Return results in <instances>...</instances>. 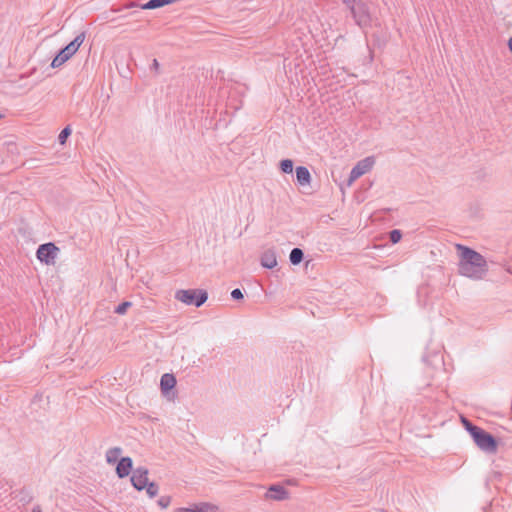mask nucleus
<instances>
[{
  "label": "nucleus",
  "mask_w": 512,
  "mask_h": 512,
  "mask_svg": "<svg viewBox=\"0 0 512 512\" xmlns=\"http://www.w3.org/2000/svg\"><path fill=\"white\" fill-rule=\"evenodd\" d=\"M266 497L277 501L285 500L288 498V491L281 485H271Z\"/></svg>",
  "instance_id": "nucleus-11"
},
{
  "label": "nucleus",
  "mask_w": 512,
  "mask_h": 512,
  "mask_svg": "<svg viewBox=\"0 0 512 512\" xmlns=\"http://www.w3.org/2000/svg\"><path fill=\"white\" fill-rule=\"evenodd\" d=\"M261 265L265 268L272 269L277 266L276 253L272 249H268L261 255Z\"/></svg>",
  "instance_id": "nucleus-13"
},
{
  "label": "nucleus",
  "mask_w": 512,
  "mask_h": 512,
  "mask_svg": "<svg viewBox=\"0 0 512 512\" xmlns=\"http://www.w3.org/2000/svg\"><path fill=\"white\" fill-rule=\"evenodd\" d=\"M85 40V32L78 34L73 41L66 45L60 52L54 57L51 63L52 68H58L68 61L79 49Z\"/></svg>",
  "instance_id": "nucleus-3"
},
{
  "label": "nucleus",
  "mask_w": 512,
  "mask_h": 512,
  "mask_svg": "<svg viewBox=\"0 0 512 512\" xmlns=\"http://www.w3.org/2000/svg\"><path fill=\"white\" fill-rule=\"evenodd\" d=\"M157 503L162 509H166L171 503V497L170 496H161L158 499Z\"/></svg>",
  "instance_id": "nucleus-22"
},
{
  "label": "nucleus",
  "mask_w": 512,
  "mask_h": 512,
  "mask_svg": "<svg viewBox=\"0 0 512 512\" xmlns=\"http://www.w3.org/2000/svg\"><path fill=\"white\" fill-rule=\"evenodd\" d=\"M231 296L235 300H240L243 298V293L239 288H236V289L232 290Z\"/></svg>",
  "instance_id": "nucleus-24"
},
{
  "label": "nucleus",
  "mask_w": 512,
  "mask_h": 512,
  "mask_svg": "<svg viewBox=\"0 0 512 512\" xmlns=\"http://www.w3.org/2000/svg\"><path fill=\"white\" fill-rule=\"evenodd\" d=\"M140 5H138L136 2H129L127 4H125L123 6L124 9H130V8H134V7H139Z\"/></svg>",
  "instance_id": "nucleus-25"
},
{
  "label": "nucleus",
  "mask_w": 512,
  "mask_h": 512,
  "mask_svg": "<svg viewBox=\"0 0 512 512\" xmlns=\"http://www.w3.org/2000/svg\"><path fill=\"white\" fill-rule=\"evenodd\" d=\"M159 66H160V65H159V62H158L156 59H154V60H153V63H152V68H153L156 72H158V70H159Z\"/></svg>",
  "instance_id": "nucleus-26"
},
{
  "label": "nucleus",
  "mask_w": 512,
  "mask_h": 512,
  "mask_svg": "<svg viewBox=\"0 0 512 512\" xmlns=\"http://www.w3.org/2000/svg\"><path fill=\"white\" fill-rule=\"evenodd\" d=\"M175 299L196 307L202 306L208 299V293L203 289H180L175 292Z\"/></svg>",
  "instance_id": "nucleus-4"
},
{
  "label": "nucleus",
  "mask_w": 512,
  "mask_h": 512,
  "mask_svg": "<svg viewBox=\"0 0 512 512\" xmlns=\"http://www.w3.org/2000/svg\"><path fill=\"white\" fill-rule=\"evenodd\" d=\"M375 164V158L373 156H368L360 161L357 162V164L352 168L349 179H348V185H351L354 181H356L358 178H360L362 175L368 173Z\"/></svg>",
  "instance_id": "nucleus-5"
},
{
  "label": "nucleus",
  "mask_w": 512,
  "mask_h": 512,
  "mask_svg": "<svg viewBox=\"0 0 512 512\" xmlns=\"http://www.w3.org/2000/svg\"><path fill=\"white\" fill-rule=\"evenodd\" d=\"M4 117V115L0 114V119H2Z\"/></svg>",
  "instance_id": "nucleus-30"
},
{
  "label": "nucleus",
  "mask_w": 512,
  "mask_h": 512,
  "mask_svg": "<svg viewBox=\"0 0 512 512\" xmlns=\"http://www.w3.org/2000/svg\"><path fill=\"white\" fill-rule=\"evenodd\" d=\"M280 169L283 173H292L293 171V161L290 159H284L280 162Z\"/></svg>",
  "instance_id": "nucleus-19"
},
{
  "label": "nucleus",
  "mask_w": 512,
  "mask_h": 512,
  "mask_svg": "<svg viewBox=\"0 0 512 512\" xmlns=\"http://www.w3.org/2000/svg\"><path fill=\"white\" fill-rule=\"evenodd\" d=\"M176 378L173 374L165 373L162 375L160 380L161 391L164 395H168L169 392L175 387Z\"/></svg>",
  "instance_id": "nucleus-12"
},
{
  "label": "nucleus",
  "mask_w": 512,
  "mask_h": 512,
  "mask_svg": "<svg viewBox=\"0 0 512 512\" xmlns=\"http://www.w3.org/2000/svg\"><path fill=\"white\" fill-rule=\"evenodd\" d=\"M132 306V303L129 302V301H124L122 302L121 304H119L116 308H115V313L119 314V315H123L126 313L127 309L129 307Z\"/></svg>",
  "instance_id": "nucleus-21"
},
{
  "label": "nucleus",
  "mask_w": 512,
  "mask_h": 512,
  "mask_svg": "<svg viewBox=\"0 0 512 512\" xmlns=\"http://www.w3.org/2000/svg\"><path fill=\"white\" fill-rule=\"evenodd\" d=\"M59 248L52 242L42 244L38 247L37 258L46 265H54Z\"/></svg>",
  "instance_id": "nucleus-6"
},
{
  "label": "nucleus",
  "mask_w": 512,
  "mask_h": 512,
  "mask_svg": "<svg viewBox=\"0 0 512 512\" xmlns=\"http://www.w3.org/2000/svg\"><path fill=\"white\" fill-rule=\"evenodd\" d=\"M296 178L297 182L301 186H306L311 183V174L309 170L304 166H299L296 168Z\"/></svg>",
  "instance_id": "nucleus-14"
},
{
  "label": "nucleus",
  "mask_w": 512,
  "mask_h": 512,
  "mask_svg": "<svg viewBox=\"0 0 512 512\" xmlns=\"http://www.w3.org/2000/svg\"><path fill=\"white\" fill-rule=\"evenodd\" d=\"M32 512H42L40 506H35L33 509H32Z\"/></svg>",
  "instance_id": "nucleus-27"
},
{
  "label": "nucleus",
  "mask_w": 512,
  "mask_h": 512,
  "mask_svg": "<svg viewBox=\"0 0 512 512\" xmlns=\"http://www.w3.org/2000/svg\"><path fill=\"white\" fill-rule=\"evenodd\" d=\"M146 490L149 498H154L158 495L159 486L155 482H148L147 486L144 488Z\"/></svg>",
  "instance_id": "nucleus-18"
},
{
  "label": "nucleus",
  "mask_w": 512,
  "mask_h": 512,
  "mask_svg": "<svg viewBox=\"0 0 512 512\" xmlns=\"http://www.w3.org/2000/svg\"><path fill=\"white\" fill-rule=\"evenodd\" d=\"M460 421L470 433L473 441L478 448L486 453H495L497 451V441L493 435L482 428L472 424L468 418H460Z\"/></svg>",
  "instance_id": "nucleus-2"
},
{
  "label": "nucleus",
  "mask_w": 512,
  "mask_h": 512,
  "mask_svg": "<svg viewBox=\"0 0 512 512\" xmlns=\"http://www.w3.org/2000/svg\"><path fill=\"white\" fill-rule=\"evenodd\" d=\"M133 471V461L130 457H122L116 466V474L119 478L127 477Z\"/></svg>",
  "instance_id": "nucleus-9"
},
{
  "label": "nucleus",
  "mask_w": 512,
  "mask_h": 512,
  "mask_svg": "<svg viewBox=\"0 0 512 512\" xmlns=\"http://www.w3.org/2000/svg\"><path fill=\"white\" fill-rule=\"evenodd\" d=\"M508 45H509V49L511 50L512 52V37L510 38L509 42H508Z\"/></svg>",
  "instance_id": "nucleus-28"
},
{
  "label": "nucleus",
  "mask_w": 512,
  "mask_h": 512,
  "mask_svg": "<svg viewBox=\"0 0 512 512\" xmlns=\"http://www.w3.org/2000/svg\"><path fill=\"white\" fill-rule=\"evenodd\" d=\"M132 486L137 491H142L147 486L148 479V469L145 467H137L132 471V475L130 478Z\"/></svg>",
  "instance_id": "nucleus-8"
},
{
  "label": "nucleus",
  "mask_w": 512,
  "mask_h": 512,
  "mask_svg": "<svg viewBox=\"0 0 512 512\" xmlns=\"http://www.w3.org/2000/svg\"><path fill=\"white\" fill-rule=\"evenodd\" d=\"M71 134V129L69 126L65 127L59 134L58 136V141L61 145L65 144L66 143V140L67 138L70 136Z\"/></svg>",
  "instance_id": "nucleus-20"
},
{
  "label": "nucleus",
  "mask_w": 512,
  "mask_h": 512,
  "mask_svg": "<svg viewBox=\"0 0 512 512\" xmlns=\"http://www.w3.org/2000/svg\"><path fill=\"white\" fill-rule=\"evenodd\" d=\"M304 253L300 248H294L292 249L290 253V262L293 265H298L303 260Z\"/></svg>",
  "instance_id": "nucleus-17"
},
{
  "label": "nucleus",
  "mask_w": 512,
  "mask_h": 512,
  "mask_svg": "<svg viewBox=\"0 0 512 512\" xmlns=\"http://www.w3.org/2000/svg\"><path fill=\"white\" fill-rule=\"evenodd\" d=\"M122 453V448L120 447H112L106 452V461L108 464H115L120 459V455Z\"/></svg>",
  "instance_id": "nucleus-15"
},
{
  "label": "nucleus",
  "mask_w": 512,
  "mask_h": 512,
  "mask_svg": "<svg viewBox=\"0 0 512 512\" xmlns=\"http://www.w3.org/2000/svg\"><path fill=\"white\" fill-rule=\"evenodd\" d=\"M456 249L460 252L459 273L469 278L482 279L488 271L485 258L475 250L461 244H457Z\"/></svg>",
  "instance_id": "nucleus-1"
},
{
  "label": "nucleus",
  "mask_w": 512,
  "mask_h": 512,
  "mask_svg": "<svg viewBox=\"0 0 512 512\" xmlns=\"http://www.w3.org/2000/svg\"><path fill=\"white\" fill-rule=\"evenodd\" d=\"M389 235H390V241H391L392 243H397V242H399V241H400V239H401V237H402V233H401V231H400V230H397V229L392 230V231L390 232V234H389Z\"/></svg>",
  "instance_id": "nucleus-23"
},
{
  "label": "nucleus",
  "mask_w": 512,
  "mask_h": 512,
  "mask_svg": "<svg viewBox=\"0 0 512 512\" xmlns=\"http://www.w3.org/2000/svg\"><path fill=\"white\" fill-rule=\"evenodd\" d=\"M177 0H149L147 3L141 5L142 9H156L164 5L175 3Z\"/></svg>",
  "instance_id": "nucleus-16"
},
{
  "label": "nucleus",
  "mask_w": 512,
  "mask_h": 512,
  "mask_svg": "<svg viewBox=\"0 0 512 512\" xmlns=\"http://www.w3.org/2000/svg\"><path fill=\"white\" fill-rule=\"evenodd\" d=\"M112 11H114V12H118V11H120V9H114V8H112Z\"/></svg>",
  "instance_id": "nucleus-29"
},
{
  "label": "nucleus",
  "mask_w": 512,
  "mask_h": 512,
  "mask_svg": "<svg viewBox=\"0 0 512 512\" xmlns=\"http://www.w3.org/2000/svg\"><path fill=\"white\" fill-rule=\"evenodd\" d=\"M218 507L214 504L202 502L191 507L178 508L176 512H217Z\"/></svg>",
  "instance_id": "nucleus-10"
},
{
  "label": "nucleus",
  "mask_w": 512,
  "mask_h": 512,
  "mask_svg": "<svg viewBox=\"0 0 512 512\" xmlns=\"http://www.w3.org/2000/svg\"><path fill=\"white\" fill-rule=\"evenodd\" d=\"M350 13L358 26L366 27L370 25L371 16L368 6L363 2V0L360 1V3H358Z\"/></svg>",
  "instance_id": "nucleus-7"
}]
</instances>
